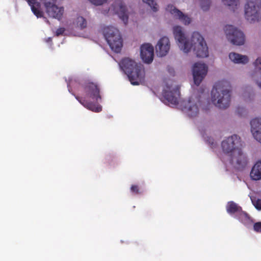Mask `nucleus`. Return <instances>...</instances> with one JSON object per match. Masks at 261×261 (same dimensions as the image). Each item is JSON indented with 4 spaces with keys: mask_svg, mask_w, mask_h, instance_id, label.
Returning a JSON list of instances; mask_svg holds the SVG:
<instances>
[{
    "mask_svg": "<svg viewBox=\"0 0 261 261\" xmlns=\"http://www.w3.org/2000/svg\"><path fill=\"white\" fill-rule=\"evenodd\" d=\"M240 220L245 224H247L250 222V218L248 214L243 211L240 212L239 214Z\"/></svg>",
    "mask_w": 261,
    "mask_h": 261,
    "instance_id": "nucleus-23",
    "label": "nucleus"
},
{
    "mask_svg": "<svg viewBox=\"0 0 261 261\" xmlns=\"http://www.w3.org/2000/svg\"><path fill=\"white\" fill-rule=\"evenodd\" d=\"M107 0H89V1L95 5H101L105 3Z\"/></svg>",
    "mask_w": 261,
    "mask_h": 261,
    "instance_id": "nucleus-33",
    "label": "nucleus"
},
{
    "mask_svg": "<svg viewBox=\"0 0 261 261\" xmlns=\"http://www.w3.org/2000/svg\"><path fill=\"white\" fill-rule=\"evenodd\" d=\"M173 34L179 50L183 53L187 54L192 51L198 58L208 57L207 43L199 32L194 31L188 37L182 27L176 25L173 28Z\"/></svg>",
    "mask_w": 261,
    "mask_h": 261,
    "instance_id": "nucleus-1",
    "label": "nucleus"
},
{
    "mask_svg": "<svg viewBox=\"0 0 261 261\" xmlns=\"http://www.w3.org/2000/svg\"><path fill=\"white\" fill-rule=\"evenodd\" d=\"M52 41V39L51 37H48L46 40V41L47 42H51Z\"/></svg>",
    "mask_w": 261,
    "mask_h": 261,
    "instance_id": "nucleus-37",
    "label": "nucleus"
},
{
    "mask_svg": "<svg viewBox=\"0 0 261 261\" xmlns=\"http://www.w3.org/2000/svg\"><path fill=\"white\" fill-rule=\"evenodd\" d=\"M236 113L239 116H243L246 115V111L244 107H238L236 110Z\"/></svg>",
    "mask_w": 261,
    "mask_h": 261,
    "instance_id": "nucleus-30",
    "label": "nucleus"
},
{
    "mask_svg": "<svg viewBox=\"0 0 261 261\" xmlns=\"http://www.w3.org/2000/svg\"><path fill=\"white\" fill-rule=\"evenodd\" d=\"M222 3L232 11H235L240 6V0H222Z\"/></svg>",
    "mask_w": 261,
    "mask_h": 261,
    "instance_id": "nucleus-21",
    "label": "nucleus"
},
{
    "mask_svg": "<svg viewBox=\"0 0 261 261\" xmlns=\"http://www.w3.org/2000/svg\"><path fill=\"white\" fill-rule=\"evenodd\" d=\"M169 10L174 17L178 18L184 24L189 25L191 23L192 18L184 14L182 12L174 7L171 6L170 9Z\"/></svg>",
    "mask_w": 261,
    "mask_h": 261,
    "instance_id": "nucleus-17",
    "label": "nucleus"
},
{
    "mask_svg": "<svg viewBox=\"0 0 261 261\" xmlns=\"http://www.w3.org/2000/svg\"><path fill=\"white\" fill-rule=\"evenodd\" d=\"M227 212L229 214H233L236 212L241 211V208L236 203L230 201L228 202L226 206Z\"/></svg>",
    "mask_w": 261,
    "mask_h": 261,
    "instance_id": "nucleus-22",
    "label": "nucleus"
},
{
    "mask_svg": "<svg viewBox=\"0 0 261 261\" xmlns=\"http://www.w3.org/2000/svg\"><path fill=\"white\" fill-rule=\"evenodd\" d=\"M224 31L227 39L233 44L242 45L245 42V37L243 32L236 27L227 25L224 28Z\"/></svg>",
    "mask_w": 261,
    "mask_h": 261,
    "instance_id": "nucleus-10",
    "label": "nucleus"
},
{
    "mask_svg": "<svg viewBox=\"0 0 261 261\" xmlns=\"http://www.w3.org/2000/svg\"><path fill=\"white\" fill-rule=\"evenodd\" d=\"M65 32V29L64 28H60L56 30V35L59 36L62 35Z\"/></svg>",
    "mask_w": 261,
    "mask_h": 261,
    "instance_id": "nucleus-35",
    "label": "nucleus"
},
{
    "mask_svg": "<svg viewBox=\"0 0 261 261\" xmlns=\"http://www.w3.org/2000/svg\"><path fill=\"white\" fill-rule=\"evenodd\" d=\"M231 90L226 81H219L215 83L211 92L213 103L221 109L228 108L231 102Z\"/></svg>",
    "mask_w": 261,
    "mask_h": 261,
    "instance_id": "nucleus-4",
    "label": "nucleus"
},
{
    "mask_svg": "<svg viewBox=\"0 0 261 261\" xmlns=\"http://www.w3.org/2000/svg\"><path fill=\"white\" fill-rule=\"evenodd\" d=\"M76 24L77 27H80L81 29H83L87 27V21L84 17L79 16L76 18Z\"/></svg>",
    "mask_w": 261,
    "mask_h": 261,
    "instance_id": "nucleus-24",
    "label": "nucleus"
},
{
    "mask_svg": "<svg viewBox=\"0 0 261 261\" xmlns=\"http://www.w3.org/2000/svg\"><path fill=\"white\" fill-rule=\"evenodd\" d=\"M109 10H108V11H107L106 12V13H108V11H109Z\"/></svg>",
    "mask_w": 261,
    "mask_h": 261,
    "instance_id": "nucleus-38",
    "label": "nucleus"
},
{
    "mask_svg": "<svg viewBox=\"0 0 261 261\" xmlns=\"http://www.w3.org/2000/svg\"><path fill=\"white\" fill-rule=\"evenodd\" d=\"M200 4L201 9L203 11H207L210 7L211 1V0H200Z\"/></svg>",
    "mask_w": 261,
    "mask_h": 261,
    "instance_id": "nucleus-26",
    "label": "nucleus"
},
{
    "mask_svg": "<svg viewBox=\"0 0 261 261\" xmlns=\"http://www.w3.org/2000/svg\"><path fill=\"white\" fill-rule=\"evenodd\" d=\"M160 100L163 101V100L162 99V98H160Z\"/></svg>",
    "mask_w": 261,
    "mask_h": 261,
    "instance_id": "nucleus-39",
    "label": "nucleus"
},
{
    "mask_svg": "<svg viewBox=\"0 0 261 261\" xmlns=\"http://www.w3.org/2000/svg\"><path fill=\"white\" fill-rule=\"evenodd\" d=\"M242 147L241 139L236 135L226 137L221 142V148L225 155L226 162L234 168H243L248 163V156Z\"/></svg>",
    "mask_w": 261,
    "mask_h": 261,
    "instance_id": "nucleus-2",
    "label": "nucleus"
},
{
    "mask_svg": "<svg viewBox=\"0 0 261 261\" xmlns=\"http://www.w3.org/2000/svg\"><path fill=\"white\" fill-rule=\"evenodd\" d=\"M130 191L135 194H140L141 193L139 186L136 185H134L131 186Z\"/></svg>",
    "mask_w": 261,
    "mask_h": 261,
    "instance_id": "nucleus-31",
    "label": "nucleus"
},
{
    "mask_svg": "<svg viewBox=\"0 0 261 261\" xmlns=\"http://www.w3.org/2000/svg\"><path fill=\"white\" fill-rule=\"evenodd\" d=\"M166 70L170 75H174L175 71L174 68L172 67L168 66L167 67Z\"/></svg>",
    "mask_w": 261,
    "mask_h": 261,
    "instance_id": "nucleus-36",
    "label": "nucleus"
},
{
    "mask_svg": "<svg viewBox=\"0 0 261 261\" xmlns=\"http://www.w3.org/2000/svg\"><path fill=\"white\" fill-rule=\"evenodd\" d=\"M250 125L253 138L261 143V117H257L252 119L250 122Z\"/></svg>",
    "mask_w": 261,
    "mask_h": 261,
    "instance_id": "nucleus-13",
    "label": "nucleus"
},
{
    "mask_svg": "<svg viewBox=\"0 0 261 261\" xmlns=\"http://www.w3.org/2000/svg\"><path fill=\"white\" fill-rule=\"evenodd\" d=\"M164 53H168L170 49V42L168 38L164 37Z\"/></svg>",
    "mask_w": 261,
    "mask_h": 261,
    "instance_id": "nucleus-32",
    "label": "nucleus"
},
{
    "mask_svg": "<svg viewBox=\"0 0 261 261\" xmlns=\"http://www.w3.org/2000/svg\"><path fill=\"white\" fill-rule=\"evenodd\" d=\"M29 5L31 6V10L33 13L38 17H43V13L40 10L41 5L37 0H27Z\"/></svg>",
    "mask_w": 261,
    "mask_h": 261,
    "instance_id": "nucleus-18",
    "label": "nucleus"
},
{
    "mask_svg": "<svg viewBox=\"0 0 261 261\" xmlns=\"http://www.w3.org/2000/svg\"><path fill=\"white\" fill-rule=\"evenodd\" d=\"M46 11L49 16L60 20L62 18L64 9L59 8L51 2H46L44 4Z\"/></svg>",
    "mask_w": 261,
    "mask_h": 261,
    "instance_id": "nucleus-15",
    "label": "nucleus"
},
{
    "mask_svg": "<svg viewBox=\"0 0 261 261\" xmlns=\"http://www.w3.org/2000/svg\"><path fill=\"white\" fill-rule=\"evenodd\" d=\"M261 0H246L244 6V16L250 23L261 20Z\"/></svg>",
    "mask_w": 261,
    "mask_h": 261,
    "instance_id": "nucleus-6",
    "label": "nucleus"
},
{
    "mask_svg": "<svg viewBox=\"0 0 261 261\" xmlns=\"http://www.w3.org/2000/svg\"><path fill=\"white\" fill-rule=\"evenodd\" d=\"M229 60L234 64L246 65L249 62V58L244 55L231 52L228 55Z\"/></svg>",
    "mask_w": 261,
    "mask_h": 261,
    "instance_id": "nucleus-16",
    "label": "nucleus"
},
{
    "mask_svg": "<svg viewBox=\"0 0 261 261\" xmlns=\"http://www.w3.org/2000/svg\"><path fill=\"white\" fill-rule=\"evenodd\" d=\"M208 65L201 61L194 63L192 72L194 84L198 86L206 76L208 72Z\"/></svg>",
    "mask_w": 261,
    "mask_h": 261,
    "instance_id": "nucleus-11",
    "label": "nucleus"
},
{
    "mask_svg": "<svg viewBox=\"0 0 261 261\" xmlns=\"http://www.w3.org/2000/svg\"><path fill=\"white\" fill-rule=\"evenodd\" d=\"M254 229L257 232H261V222H258L254 224Z\"/></svg>",
    "mask_w": 261,
    "mask_h": 261,
    "instance_id": "nucleus-34",
    "label": "nucleus"
},
{
    "mask_svg": "<svg viewBox=\"0 0 261 261\" xmlns=\"http://www.w3.org/2000/svg\"><path fill=\"white\" fill-rule=\"evenodd\" d=\"M103 34L111 49L117 53L120 52L123 44L119 30L109 26L103 29Z\"/></svg>",
    "mask_w": 261,
    "mask_h": 261,
    "instance_id": "nucleus-7",
    "label": "nucleus"
},
{
    "mask_svg": "<svg viewBox=\"0 0 261 261\" xmlns=\"http://www.w3.org/2000/svg\"><path fill=\"white\" fill-rule=\"evenodd\" d=\"M140 56L145 63H150L154 57L153 47L149 43L142 45L140 47Z\"/></svg>",
    "mask_w": 261,
    "mask_h": 261,
    "instance_id": "nucleus-14",
    "label": "nucleus"
},
{
    "mask_svg": "<svg viewBox=\"0 0 261 261\" xmlns=\"http://www.w3.org/2000/svg\"><path fill=\"white\" fill-rule=\"evenodd\" d=\"M163 46V38H161L155 46L156 53L159 51V56L162 57L163 56V53L162 52V47Z\"/></svg>",
    "mask_w": 261,
    "mask_h": 261,
    "instance_id": "nucleus-27",
    "label": "nucleus"
},
{
    "mask_svg": "<svg viewBox=\"0 0 261 261\" xmlns=\"http://www.w3.org/2000/svg\"><path fill=\"white\" fill-rule=\"evenodd\" d=\"M200 101L199 97L193 94L180 102L179 108L190 117H195L199 113Z\"/></svg>",
    "mask_w": 261,
    "mask_h": 261,
    "instance_id": "nucleus-9",
    "label": "nucleus"
},
{
    "mask_svg": "<svg viewBox=\"0 0 261 261\" xmlns=\"http://www.w3.org/2000/svg\"><path fill=\"white\" fill-rule=\"evenodd\" d=\"M112 8L115 14H117L119 18L126 25L128 21V14L125 6L121 0H116L112 5Z\"/></svg>",
    "mask_w": 261,
    "mask_h": 261,
    "instance_id": "nucleus-12",
    "label": "nucleus"
},
{
    "mask_svg": "<svg viewBox=\"0 0 261 261\" xmlns=\"http://www.w3.org/2000/svg\"><path fill=\"white\" fill-rule=\"evenodd\" d=\"M250 177L253 180H261V160L257 162L253 166Z\"/></svg>",
    "mask_w": 261,
    "mask_h": 261,
    "instance_id": "nucleus-19",
    "label": "nucleus"
},
{
    "mask_svg": "<svg viewBox=\"0 0 261 261\" xmlns=\"http://www.w3.org/2000/svg\"><path fill=\"white\" fill-rule=\"evenodd\" d=\"M77 92L79 95H75V97L85 108L96 113L101 111L102 107L101 106L87 99L91 98L96 102L101 101L100 87L98 83L86 81L80 85Z\"/></svg>",
    "mask_w": 261,
    "mask_h": 261,
    "instance_id": "nucleus-3",
    "label": "nucleus"
},
{
    "mask_svg": "<svg viewBox=\"0 0 261 261\" xmlns=\"http://www.w3.org/2000/svg\"><path fill=\"white\" fill-rule=\"evenodd\" d=\"M248 77L261 90V71H252L248 73Z\"/></svg>",
    "mask_w": 261,
    "mask_h": 261,
    "instance_id": "nucleus-20",
    "label": "nucleus"
},
{
    "mask_svg": "<svg viewBox=\"0 0 261 261\" xmlns=\"http://www.w3.org/2000/svg\"><path fill=\"white\" fill-rule=\"evenodd\" d=\"M143 2L148 4L154 12L158 10L159 6L154 0H143Z\"/></svg>",
    "mask_w": 261,
    "mask_h": 261,
    "instance_id": "nucleus-25",
    "label": "nucleus"
},
{
    "mask_svg": "<svg viewBox=\"0 0 261 261\" xmlns=\"http://www.w3.org/2000/svg\"><path fill=\"white\" fill-rule=\"evenodd\" d=\"M122 70L127 75L129 81L133 85H139L144 80L145 71L143 65L134 60L125 58L119 63Z\"/></svg>",
    "mask_w": 261,
    "mask_h": 261,
    "instance_id": "nucleus-5",
    "label": "nucleus"
},
{
    "mask_svg": "<svg viewBox=\"0 0 261 261\" xmlns=\"http://www.w3.org/2000/svg\"><path fill=\"white\" fill-rule=\"evenodd\" d=\"M180 86L175 82H169L164 87V103L171 107L179 106Z\"/></svg>",
    "mask_w": 261,
    "mask_h": 261,
    "instance_id": "nucleus-8",
    "label": "nucleus"
},
{
    "mask_svg": "<svg viewBox=\"0 0 261 261\" xmlns=\"http://www.w3.org/2000/svg\"><path fill=\"white\" fill-rule=\"evenodd\" d=\"M252 204L258 210H261V199L257 200L251 199Z\"/></svg>",
    "mask_w": 261,
    "mask_h": 261,
    "instance_id": "nucleus-29",
    "label": "nucleus"
},
{
    "mask_svg": "<svg viewBox=\"0 0 261 261\" xmlns=\"http://www.w3.org/2000/svg\"><path fill=\"white\" fill-rule=\"evenodd\" d=\"M256 70L254 71H261V57H258L253 63Z\"/></svg>",
    "mask_w": 261,
    "mask_h": 261,
    "instance_id": "nucleus-28",
    "label": "nucleus"
}]
</instances>
